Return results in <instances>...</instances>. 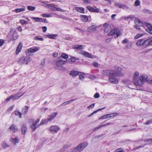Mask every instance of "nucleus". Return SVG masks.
I'll return each instance as SVG.
<instances>
[{"label":"nucleus","mask_w":152,"mask_h":152,"mask_svg":"<svg viewBox=\"0 0 152 152\" xmlns=\"http://www.w3.org/2000/svg\"><path fill=\"white\" fill-rule=\"evenodd\" d=\"M139 72L138 71L135 72L133 76V82L136 86H142L145 82H147L148 83L152 84V78L149 80L148 76L146 75L142 74L139 76Z\"/></svg>","instance_id":"f257e3e1"},{"label":"nucleus","mask_w":152,"mask_h":152,"mask_svg":"<svg viewBox=\"0 0 152 152\" xmlns=\"http://www.w3.org/2000/svg\"><path fill=\"white\" fill-rule=\"evenodd\" d=\"M94 97L95 98H98L99 97V95L98 93H96L94 94Z\"/></svg>","instance_id":"0e129e2a"},{"label":"nucleus","mask_w":152,"mask_h":152,"mask_svg":"<svg viewBox=\"0 0 152 152\" xmlns=\"http://www.w3.org/2000/svg\"><path fill=\"white\" fill-rule=\"evenodd\" d=\"M80 18L81 20L84 22H87L88 20V18L86 15H81Z\"/></svg>","instance_id":"4be33fe9"},{"label":"nucleus","mask_w":152,"mask_h":152,"mask_svg":"<svg viewBox=\"0 0 152 152\" xmlns=\"http://www.w3.org/2000/svg\"><path fill=\"white\" fill-rule=\"evenodd\" d=\"M85 3L91 4V3L90 0H83Z\"/></svg>","instance_id":"052dcab7"},{"label":"nucleus","mask_w":152,"mask_h":152,"mask_svg":"<svg viewBox=\"0 0 152 152\" xmlns=\"http://www.w3.org/2000/svg\"><path fill=\"white\" fill-rule=\"evenodd\" d=\"M144 46L147 47L150 45L148 39L144 40Z\"/></svg>","instance_id":"72a5a7b5"},{"label":"nucleus","mask_w":152,"mask_h":152,"mask_svg":"<svg viewBox=\"0 0 152 152\" xmlns=\"http://www.w3.org/2000/svg\"><path fill=\"white\" fill-rule=\"evenodd\" d=\"M18 129V126L13 124L10 126L8 129V131L11 133H14L17 131Z\"/></svg>","instance_id":"1a4fd4ad"},{"label":"nucleus","mask_w":152,"mask_h":152,"mask_svg":"<svg viewBox=\"0 0 152 152\" xmlns=\"http://www.w3.org/2000/svg\"><path fill=\"white\" fill-rule=\"evenodd\" d=\"M134 23L136 24V25L134 26V27L137 29L140 30V26L142 27V26L140 25L139 23H135V22Z\"/></svg>","instance_id":"58836bf2"},{"label":"nucleus","mask_w":152,"mask_h":152,"mask_svg":"<svg viewBox=\"0 0 152 152\" xmlns=\"http://www.w3.org/2000/svg\"><path fill=\"white\" fill-rule=\"evenodd\" d=\"M103 27L104 31L105 33H107L111 29L110 25L107 23H105L103 24Z\"/></svg>","instance_id":"f8f14e48"},{"label":"nucleus","mask_w":152,"mask_h":152,"mask_svg":"<svg viewBox=\"0 0 152 152\" xmlns=\"http://www.w3.org/2000/svg\"><path fill=\"white\" fill-rule=\"evenodd\" d=\"M132 43L128 44L126 45V48L127 49H130L132 47Z\"/></svg>","instance_id":"5fc2aeb1"},{"label":"nucleus","mask_w":152,"mask_h":152,"mask_svg":"<svg viewBox=\"0 0 152 152\" xmlns=\"http://www.w3.org/2000/svg\"><path fill=\"white\" fill-rule=\"evenodd\" d=\"M97 27L95 25H93L89 27L88 28V31L89 32H93L96 31Z\"/></svg>","instance_id":"6ab92c4d"},{"label":"nucleus","mask_w":152,"mask_h":152,"mask_svg":"<svg viewBox=\"0 0 152 152\" xmlns=\"http://www.w3.org/2000/svg\"><path fill=\"white\" fill-rule=\"evenodd\" d=\"M86 8L89 11L93 12V10L94 8L93 7H92L90 6H88L86 7Z\"/></svg>","instance_id":"49530a36"},{"label":"nucleus","mask_w":152,"mask_h":152,"mask_svg":"<svg viewBox=\"0 0 152 152\" xmlns=\"http://www.w3.org/2000/svg\"><path fill=\"white\" fill-rule=\"evenodd\" d=\"M65 63V61H63L62 60L59 59L57 61L56 65L58 67H61Z\"/></svg>","instance_id":"a211bd4d"},{"label":"nucleus","mask_w":152,"mask_h":152,"mask_svg":"<svg viewBox=\"0 0 152 152\" xmlns=\"http://www.w3.org/2000/svg\"><path fill=\"white\" fill-rule=\"evenodd\" d=\"M136 45L138 47L144 46V39H142L139 40L137 42Z\"/></svg>","instance_id":"f3484780"},{"label":"nucleus","mask_w":152,"mask_h":152,"mask_svg":"<svg viewBox=\"0 0 152 152\" xmlns=\"http://www.w3.org/2000/svg\"><path fill=\"white\" fill-rule=\"evenodd\" d=\"M134 18V16L131 15L129 16V17H125V19L126 20H132Z\"/></svg>","instance_id":"8fccbe9b"},{"label":"nucleus","mask_w":152,"mask_h":152,"mask_svg":"<svg viewBox=\"0 0 152 152\" xmlns=\"http://www.w3.org/2000/svg\"><path fill=\"white\" fill-rule=\"evenodd\" d=\"M19 45H18L17 46V48L16 49L15 53L16 54L18 55L19 53Z\"/></svg>","instance_id":"338daca9"},{"label":"nucleus","mask_w":152,"mask_h":152,"mask_svg":"<svg viewBox=\"0 0 152 152\" xmlns=\"http://www.w3.org/2000/svg\"><path fill=\"white\" fill-rule=\"evenodd\" d=\"M14 114L16 116H18L19 115V111L17 110L14 112Z\"/></svg>","instance_id":"bf43d9fd"},{"label":"nucleus","mask_w":152,"mask_h":152,"mask_svg":"<svg viewBox=\"0 0 152 152\" xmlns=\"http://www.w3.org/2000/svg\"><path fill=\"white\" fill-rule=\"evenodd\" d=\"M104 108H105V107H103V108H102L99 109L97 110H96V111H94L92 113V114H93V115H94V114L96 113L97 112L99 111H100V110H102V109H104Z\"/></svg>","instance_id":"13d9d810"},{"label":"nucleus","mask_w":152,"mask_h":152,"mask_svg":"<svg viewBox=\"0 0 152 152\" xmlns=\"http://www.w3.org/2000/svg\"><path fill=\"white\" fill-rule=\"evenodd\" d=\"M109 118H112L117 115L118 114L117 113H114L110 114H108Z\"/></svg>","instance_id":"c9c22d12"},{"label":"nucleus","mask_w":152,"mask_h":152,"mask_svg":"<svg viewBox=\"0 0 152 152\" xmlns=\"http://www.w3.org/2000/svg\"><path fill=\"white\" fill-rule=\"evenodd\" d=\"M13 108V106H11L10 107H9L8 109L7 110V111L8 112H10V111H11L12 110Z\"/></svg>","instance_id":"e2e57ef3"},{"label":"nucleus","mask_w":152,"mask_h":152,"mask_svg":"<svg viewBox=\"0 0 152 152\" xmlns=\"http://www.w3.org/2000/svg\"><path fill=\"white\" fill-rule=\"evenodd\" d=\"M40 119L38 118L37 119L36 121L33 122L31 126V128L32 129L33 131H34L38 127H39L40 125L38 124L40 121Z\"/></svg>","instance_id":"9d476101"},{"label":"nucleus","mask_w":152,"mask_h":152,"mask_svg":"<svg viewBox=\"0 0 152 152\" xmlns=\"http://www.w3.org/2000/svg\"><path fill=\"white\" fill-rule=\"evenodd\" d=\"M80 73L79 72L72 70L70 72L69 75L72 77H75L79 75Z\"/></svg>","instance_id":"412c9836"},{"label":"nucleus","mask_w":152,"mask_h":152,"mask_svg":"<svg viewBox=\"0 0 152 152\" xmlns=\"http://www.w3.org/2000/svg\"><path fill=\"white\" fill-rule=\"evenodd\" d=\"M28 107L27 106L25 107L23 109L22 112L24 114L26 113L28 111Z\"/></svg>","instance_id":"ea45409f"},{"label":"nucleus","mask_w":152,"mask_h":152,"mask_svg":"<svg viewBox=\"0 0 152 152\" xmlns=\"http://www.w3.org/2000/svg\"><path fill=\"white\" fill-rule=\"evenodd\" d=\"M58 35L56 34H48L47 35H44L45 38H48L51 39H55L57 36Z\"/></svg>","instance_id":"2eb2a0df"},{"label":"nucleus","mask_w":152,"mask_h":152,"mask_svg":"<svg viewBox=\"0 0 152 152\" xmlns=\"http://www.w3.org/2000/svg\"><path fill=\"white\" fill-rule=\"evenodd\" d=\"M114 69L115 70V71L116 76L121 77L124 75V74L121 72L122 70L121 67L115 66L114 67Z\"/></svg>","instance_id":"423d86ee"},{"label":"nucleus","mask_w":152,"mask_h":152,"mask_svg":"<svg viewBox=\"0 0 152 152\" xmlns=\"http://www.w3.org/2000/svg\"><path fill=\"white\" fill-rule=\"evenodd\" d=\"M1 146L4 148H5L7 147H9L10 145L5 142H3L1 144Z\"/></svg>","instance_id":"7c9ffc66"},{"label":"nucleus","mask_w":152,"mask_h":152,"mask_svg":"<svg viewBox=\"0 0 152 152\" xmlns=\"http://www.w3.org/2000/svg\"><path fill=\"white\" fill-rule=\"evenodd\" d=\"M60 129L59 126L56 125L51 126L48 128V130L53 134L57 133Z\"/></svg>","instance_id":"39448f33"},{"label":"nucleus","mask_w":152,"mask_h":152,"mask_svg":"<svg viewBox=\"0 0 152 152\" xmlns=\"http://www.w3.org/2000/svg\"><path fill=\"white\" fill-rule=\"evenodd\" d=\"M13 96V100H15L18 99L19 98V94H17L14 95H12Z\"/></svg>","instance_id":"a19ab883"},{"label":"nucleus","mask_w":152,"mask_h":152,"mask_svg":"<svg viewBox=\"0 0 152 152\" xmlns=\"http://www.w3.org/2000/svg\"><path fill=\"white\" fill-rule=\"evenodd\" d=\"M10 141H12V143L14 145H16V143H18L19 142V140L18 137H16L15 139L12 138L10 139Z\"/></svg>","instance_id":"393cba45"},{"label":"nucleus","mask_w":152,"mask_h":152,"mask_svg":"<svg viewBox=\"0 0 152 152\" xmlns=\"http://www.w3.org/2000/svg\"><path fill=\"white\" fill-rule=\"evenodd\" d=\"M28 10L30 11H33L35 9V7L34 6H28L27 7Z\"/></svg>","instance_id":"79ce46f5"},{"label":"nucleus","mask_w":152,"mask_h":152,"mask_svg":"<svg viewBox=\"0 0 152 152\" xmlns=\"http://www.w3.org/2000/svg\"><path fill=\"white\" fill-rule=\"evenodd\" d=\"M134 22L135 23H139L140 25L142 26L146 31L149 33L152 34V24L145 22H142L138 18L135 19Z\"/></svg>","instance_id":"f03ea898"},{"label":"nucleus","mask_w":152,"mask_h":152,"mask_svg":"<svg viewBox=\"0 0 152 152\" xmlns=\"http://www.w3.org/2000/svg\"><path fill=\"white\" fill-rule=\"evenodd\" d=\"M108 114L105 115H104L102 116L100 118V119H106L107 118H108Z\"/></svg>","instance_id":"de8ad7c7"},{"label":"nucleus","mask_w":152,"mask_h":152,"mask_svg":"<svg viewBox=\"0 0 152 152\" xmlns=\"http://www.w3.org/2000/svg\"><path fill=\"white\" fill-rule=\"evenodd\" d=\"M88 145L86 142H83L80 143L76 147L72 150V152H80L83 151Z\"/></svg>","instance_id":"7ed1b4c3"},{"label":"nucleus","mask_w":152,"mask_h":152,"mask_svg":"<svg viewBox=\"0 0 152 152\" xmlns=\"http://www.w3.org/2000/svg\"><path fill=\"white\" fill-rule=\"evenodd\" d=\"M75 9V10L79 12L83 13H84V9L83 8L76 7Z\"/></svg>","instance_id":"5701e85b"},{"label":"nucleus","mask_w":152,"mask_h":152,"mask_svg":"<svg viewBox=\"0 0 152 152\" xmlns=\"http://www.w3.org/2000/svg\"><path fill=\"white\" fill-rule=\"evenodd\" d=\"M122 4H120L118 2H115V5L116 7L121 8Z\"/></svg>","instance_id":"a18cd8bd"},{"label":"nucleus","mask_w":152,"mask_h":152,"mask_svg":"<svg viewBox=\"0 0 152 152\" xmlns=\"http://www.w3.org/2000/svg\"><path fill=\"white\" fill-rule=\"evenodd\" d=\"M124 151L123 150V149L122 148H120L116 149L115 152H122Z\"/></svg>","instance_id":"6e6d98bb"},{"label":"nucleus","mask_w":152,"mask_h":152,"mask_svg":"<svg viewBox=\"0 0 152 152\" xmlns=\"http://www.w3.org/2000/svg\"><path fill=\"white\" fill-rule=\"evenodd\" d=\"M39 50V48L38 47H34L33 48H30L26 51V54L27 55H30L31 53H34Z\"/></svg>","instance_id":"0eeeda50"},{"label":"nucleus","mask_w":152,"mask_h":152,"mask_svg":"<svg viewBox=\"0 0 152 152\" xmlns=\"http://www.w3.org/2000/svg\"><path fill=\"white\" fill-rule=\"evenodd\" d=\"M116 28H114L113 30H110V31L109 32L108 35L109 36H112L115 34Z\"/></svg>","instance_id":"c85d7f7f"},{"label":"nucleus","mask_w":152,"mask_h":152,"mask_svg":"<svg viewBox=\"0 0 152 152\" xmlns=\"http://www.w3.org/2000/svg\"><path fill=\"white\" fill-rule=\"evenodd\" d=\"M4 43V41L3 39H0V46H1Z\"/></svg>","instance_id":"69168bd1"},{"label":"nucleus","mask_w":152,"mask_h":152,"mask_svg":"<svg viewBox=\"0 0 152 152\" xmlns=\"http://www.w3.org/2000/svg\"><path fill=\"white\" fill-rule=\"evenodd\" d=\"M80 53L87 57L90 58H95L96 57L95 56H93L89 53L85 51H82Z\"/></svg>","instance_id":"4468645a"},{"label":"nucleus","mask_w":152,"mask_h":152,"mask_svg":"<svg viewBox=\"0 0 152 152\" xmlns=\"http://www.w3.org/2000/svg\"><path fill=\"white\" fill-rule=\"evenodd\" d=\"M68 57L69 56L63 53L61 55V56L59 57V59L62 60L63 61H65V62H66Z\"/></svg>","instance_id":"dca6fc26"},{"label":"nucleus","mask_w":152,"mask_h":152,"mask_svg":"<svg viewBox=\"0 0 152 152\" xmlns=\"http://www.w3.org/2000/svg\"><path fill=\"white\" fill-rule=\"evenodd\" d=\"M75 101V100L72 99V100H70V101H67V102H66L63 103L62 104V105H64H64H65L66 104H69V103L70 102H72V101Z\"/></svg>","instance_id":"680f3d73"},{"label":"nucleus","mask_w":152,"mask_h":152,"mask_svg":"<svg viewBox=\"0 0 152 152\" xmlns=\"http://www.w3.org/2000/svg\"><path fill=\"white\" fill-rule=\"evenodd\" d=\"M115 71L113 72V74L110 75L109 77V81L113 83L117 84L118 83V80L116 77Z\"/></svg>","instance_id":"20e7f679"},{"label":"nucleus","mask_w":152,"mask_h":152,"mask_svg":"<svg viewBox=\"0 0 152 152\" xmlns=\"http://www.w3.org/2000/svg\"><path fill=\"white\" fill-rule=\"evenodd\" d=\"M20 23L23 24H28V22H27L26 21L23 20H21L20 21Z\"/></svg>","instance_id":"603ef678"},{"label":"nucleus","mask_w":152,"mask_h":152,"mask_svg":"<svg viewBox=\"0 0 152 152\" xmlns=\"http://www.w3.org/2000/svg\"><path fill=\"white\" fill-rule=\"evenodd\" d=\"M31 60V58L29 56L23 57L20 59V61L22 63L27 64Z\"/></svg>","instance_id":"6e6552de"},{"label":"nucleus","mask_w":152,"mask_h":152,"mask_svg":"<svg viewBox=\"0 0 152 152\" xmlns=\"http://www.w3.org/2000/svg\"><path fill=\"white\" fill-rule=\"evenodd\" d=\"M35 40H38L41 41H43L44 40L43 38L42 37H39L38 36H36L34 38Z\"/></svg>","instance_id":"37998d69"},{"label":"nucleus","mask_w":152,"mask_h":152,"mask_svg":"<svg viewBox=\"0 0 152 152\" xmlns=\"http://www.w3.org/2000/svg\"><path fill=\"white\" fill-rule=\"evenodd\" d=\"M93 65L96 68L98 67V64L96 62H94L93 63Z\"/></svg>","instance_id":"4d7b16f0"},{"label":"nucleus","mask_w":152,"mask_h":152,"mask_svg":"<svg viewBox=\"0 0 152 152\" xmlns=\"http://www.w3.org/2000/svg\"><path fill=\"white\" fill-rule=\"evenodd\" d=\"M45 59H43L41 62V63L40 64V66L41 67H43L45 65Z\"/></svg>","instance_id":"e433bc0d"},{"label":"nucleus","mask_w":152,"mask_h":152,"mask_svg":"<svg viewBox=\"0 0 152 152\" xmlns=\"http://www.w3.org/2000/svg\"><path fill=\"white\" fill-rule=\"evenodd\" d=\"M121 8L125 10H127L129 9V7L126 5L122 4Z\"/></svg>","instance_id":"473e14b6"},{"label":"nucleus","mask_w":152,"mask_h":152,"mask_svg":"<svg viewBox=\"0 0 152 152\" xmlns=\"http://www.w3.org/2000/svg\"><path fill=\"white\" fill-rule=\"evenodd\" d=\"M69 62L70 63H73L75 62V58H70L69 60Z\"/></svg>","instance_id":"c03bdc74"},{"label":"nucleus","mask_w":152,"mask_h":152,"mask_svg":"<svg viewBox=\"0 0 152 152\" xmlns=\"http://www.w3.org/2000/svg\"><path fill=\"white\" fill-rule=\"evenodd\" d=\"M115 70H104L102 72V74L105 75H108L109 77L110 75L111 74H113V72Z\"/></svg>","instance_id":"ddd939ff"},{"label":"nucleus","mask_w":152,"mask_h":152,"mask_svg":"<svg viewBox=\"0 0 152 152\" xmlns=\"http://www.w3.org/2000/svg\"><path fill=\"white\" fill-rule=\"evenodd\" d=\"M9 34L12 35L13 39H16L18 37V31L16 29H12L10 32Z\"/></svg>","instance_id":"9b49d317"},{"label":"nucleus","mask_w":152,"mask_h":152,"mask_svg":"<svg viewBox=\"0 0 152 152\" xmlns=\"http://www.w3.org/2000/svg\"><path fill=\"white\" fill-rule=\"evenodd\" d=\"M74 48L75 49H79V50H81L83 48V46L82 45H75V46Z\"/></svg>","instance_id":"f704fd0d"},{"label":"nucleus","mask_w":152,"mask_h":152,"mask_svg":"<svg viewBox=\"0 0 152 152\" xmlns=\"http://www.w3.org/2000/svg\"><path fill=\"white\" fill-rule=\"evenodd\" d=\"M58 114L57 112H56L52 113L50 116V117L48 118L50 121H51L53 120L56 117Z\"/></svg>","instance_id":"aec40b11"},{"label":"nucleus","mask_w":152,"mask_h":152,"mask_svg":"<svg viewBox=\"0 0 152 152\" xmlns=\"http://www.w3.org/2000/svg\"><path fill=\"white\" fill-rule=\"evenodd\" d=\"M42 16L43 17H48V18L50 17H51V16L50 14H42Z\"/></svg>","instance_id":"3c124183"},{"label":"nucleus","mask_w":152,"mask_h":152,"mask_svg":"<svg viewBox=\"0 0 152 152\" xmlns=\"http://www.w3.org/2000/svg\"><path fill=\"white\" fill-rule=\"evenodd\" d=\"M21 132L22 134H24L27 130L26 126L25 125H23L21 128Z\"/></svg>","instance_id":"cd10ccee"},{"label":"nucleus","mask_w":152,"mask_h":152,"mask_svg":"<svg viewBox=\"0 0 152 152\" xmlns=\"http://www.w3.org/2000/svg\"><path fill=\"white\" fill-rule=\"evenodd\" d=\"M79 77L80 79L81 80H83L84 78L85 73L84 72H80Z\"/></svg>","instance_id":"c756f323"},{"label":"nucleus","mask_w":152,"mask_h":152,"mask_svg":"<svg viewBox=\"0 0 152 152\" xmlns=\"http://www.w3.org/2000/svg\"><path fill=\"white\" fill-rule=\"evenodd\" d=\"M12 96H10L9 98H7L4 101V102L5 103H7L8 102L10 101L12 99H13Z\"/></svg>","instance_id":"4c0bfd02"},{"label":"nucleus","mask_w":152,"mask_h":152,"mask_svg":"<svg viewBox=\"0 0 152 152\" xmlns=\"http://www.w3.org/2000/svg\"><path fill=\"white\" fill-rule=\"evenodd\" d=\"M42 30L44 32H45L47 30V28L46 26H43L42 28Z\"/></svg>","instance_id":"774afa93"},{"label":"nucleus","mask_w":152,"mask_h":152,"mask_svg":"<svg viewBox=\"0 0 152 152\" xmlns=\"http://www.w3.org/2000/svg\"><path fill=\"white\" fill-rule=\"evenodd\" d=\"M121 35V34L120 31L118 29L116 28L115 37L117 38L118 37L120 36Z\"/></svg>","instance_id":"b1692460"},{"label":"nucleus","mask_w":152,"mask_h":152,"mask_svg":"<svg viewBox=\"0 0 152 152\" xmlns=\"http://www.w3.org/2000/svg\"><path fill=\"white\" fill-rule=\"evenodd\" d=\"M129 41L127 39L125 38L122 41L121 43L123 44H125L127 43Z\"/></svg>","instance_id":"09e8293b"},{"label":"nucleus","mask_w":152,"mask_h":152,"mask_svg":"<svg viewBox=\"0 0 152 152\" xmlns=\"http://www.w3.org/2000/svg\"><path fill=\"white\" fill-rule=\"evenodd\" d=\"M140 1L139 0H137L135 1L134 4L135 6H138L140 5Z\"/></svg>","instance_id":"864d4df0"},{"label":"nucleus","mask_w":152,"mask_h":152,"mask_svg":"<svg viewBox=\"0 0 152 152\" xmlns=\"http://www.w3.org/2000/svg\"><path fill=\"white\" fill-rule=\"evenodd\" d=\"M144 35V34H141V33H138L134 37V39H138L142 37Z\"/></svg>","instance_id":"2f4dec72"},{"label":"nucleus","mask_w":152,"mask_h":152,"mask_svg":"<svg viewBox=\"0 0 152 152\" xmlns=\"http://www.w3.org/2000/svg\"><path fill=\"white\" fill-rule=\"evenodd\" d=\"M31 18L34 19L35 22H42L43 20L42 18L37 17H31Z\"/></svg>","instance_id":"bb28decb"},{"label":"nucleus","mask_w":152,"mask_h":152,"mask_svg":"<svg viewBox=\"0 0 152 152\" xmlns=\"http://www.w3.org/2000/svg\"><path fill=\"white\" fill-rule=\"evenodd\" d=\"M48 121H50L48 118L43 119L41 121L39 125H42L46 124L48 123Z\"/></svg>","instance_id":"a878e982"}]
</instances>
